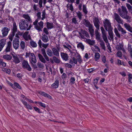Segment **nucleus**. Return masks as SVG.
Returning a JSON list of instances; mask_svg holds the SVG:
<instances>
[{
	"mask_svg": "<svg viewBox=\"0 0 132 132\" xmlns=\"http://www.w3.org/2000/svg\"><path fill=\"white\" fill-rule=\"evenodd\" d=\"M124 26L128 31L132 33V27L129 24L127 23H125L124 24Z\"/></svg>",
	"mask_w": 132,
	"mask_h": 132,
	"instance_id": "17",
	"label": "nucleus"
},
{
	"mask_svg": "<svg viewBox=\"0 0 132 132\" xmlns=\"http://www.w3.org/2000/svg\"><path fill=\"white\" fill-rule=\"evenodd\" d=\"M39 94L42 96L45 97H47L50 99H51L52 97L50 95L45 92L42 91H40L39 92Z\"/></svg>",
	"mask_w": 132,
	"mask_h": 132,
	"instance_id": "16",
	"label": "nucleus"
},
{
	"mask_svg": "<svg viewBox=\"0 0 132 132\" xmlns=\"http://www.w3.org/2000/svg\"><path fill=\"white\" fill-rule=\"evenodd\" d=\"M82 10L83 12L85 14H87L88 11H87L86 6V5H83Z\"/></svg>",
	"mask_w": 132,
	"mask_h": 132,
	"instance_id": "32",
	"label": "nucleus"
},
{
	"mask_svg": "<svg viewBox=\"0 0 132 132\" xmlns=\"http://www.w3.org/2000/svg\"><path fill=\"white\" fill-rule=\"evenodd\" d=\"M38 103L41 106L44 108H45L46 107V105L45 104L41 102H38Z\"/></svg>",
	"mask_w": 132,
	"mask_h": 132,
	"instance_id": "54",
	"label": "nucleus"
},
{
	"mask_svg": "<svg viewBox=\"0 0 132 132\" xmlns=\"http://www.w3.org/2000/svg\"><path fill=\"white\" fill-rule=\"evenodd\" d=\"M19 39L15 38L14 39L13 42V45L14 49L16 50L18 48L19 46Z\"/></svg>",
	"mask_w": 132,
	"mask_h": 132,
	"instance_id": "6",
	"label": "nucleus"
},
{
	"mask_svg": "<svg viewBox=\"0 0 132 132\" xmlns=\"http://www.w3.org/2000/svg\"><path fill=\"white\" fill-rule=\"evenodd\" d=\"M76 14L79 19L81 20L82 18V15L80 11L76 13Z\"/></svg>",
	"mask_w": 132,
	"mask_h": 132,
	"instance_id": "42",
	"label": "nucleus"
},
{
	"mask_svg": "<svg viewBox=\"0 0 132 132\" xmlns=\"http://www.w3.org/2000/svg\"><path fill=\"white\" fill-rule=\"evenodd\" d=\"M101 57L102 60L103 62L104 63H105L106 61V57L105 56L103 55V56H102Z\"/></svg>",
	"mask_w": 132,
	"mask_h": 132,
	"instance_id": "50",
	"label": "nucleus"
},
{
	"mask_svg": "<svg viewBox=\"0 0 132 132\" xmlns=\"http://www.w3.org/2000/svg\"><path fill=\"white\" fill-rule=\"evenodd\" d=\"M38 20L36 19L35 21L33 22V24L35 26L34 28L37 30H41L40 28H39L38 25H37Z\"/></svg>",
	"mask_w": 132,
	"mask_h": 132,
	"instance_id": "24",
	"label": "nucleus"
},
{
	"mask_svg": "<svg viewBox=\"0 0 132 132\" xmlns=\"http://www.w3.org/2000/svg\"><path fill=\"white\" fill-rule=\"evenodd\" d=\"M46 52L47 54L49 56H52L53 53L52 52L49 48L47 49Z\"/></svg>",
	"mask_w": 132,
	"mask_h": 132,
	"instance_id": "34",
	"label": "nucleus"
},
{
	"mask_svg": "<svg viewBox=\"0 0 132 132\" xmlns=\"http://www.w3.org/2000/svg\"><path fill=\"white\" fill-rule=\"evenodd\" d=\"M114 15L115 17V19L116 21L118 23H121L122 21L120 16L118 14L115 13L114 14Z\"/></svg>",
	"mask_w": 132,
	"mask_h": 132,
	"instance_id": "12",
	"label": "nucleus"
},
{
	"mask_svg": "<svg viewBox=\"0 0 132 132\" xmlns=\"http://www.w3.org/2000/svg\"><path fill=\"white\" fill-rule=\"evenodd\" d=\"M3 57L6 60H11L12 58V56L6 54L4 55Z\"/></svg>",
	"mask_w": 132,
	"mask_h": 132,
	"instance_id": "27",
	"label": "nucleus"
},
{
	"mask_svg": "<svg viewBox=\"0 0 132 132\" xmlns=\"http://www.w3.org/2000/svg\"><path fill=\"white\" fill-rule=\"evenodd\" d=\"M87 43L91 45H93L95 43V42L94 40H92L90 39H87Z\"/></svg>",
	"mask_w": 132,
	"mask_h": 132,
	"instance_id": "31",
	"label": "nucleus"
},
{
	"mask_svg": "<svg viewBox=\"0 0 132 132\" xmlns=\"http://www.w3.org/2000/svg\"><path fill=\"white\" fill-rule=\"evenodd\" d=\"M14 85L16 86L17 88L19 89H21V87L19 84L17 82H15L14 83Z\"/></svg>",
	"mask_w": 132,
	"mask_h": 132,
	"instance_id": "48",
	"label": "nucleus"
},
{
	"mask_svg": "<svg viewBox=\"0 0 132 132\" xmlns=\"http://www.w3.org/2000/svg\"><path fill=\"white\" fill-rule=\"evenodd\" d=\"M13 59H12L13 61L15 64H18L20 63V61L18 57L16 55H14L12 54Z\"/></svg>",
	"mask_w": 132,
	"mask_h": 132,
	"instance_id": "11",
	"label": "nucleus"
},
{
	"mask_svg": "<svg viewBox=\"0 0 132 132\" xmlns=\"http://www.w3.org/2000/svg\"><path fill=\"white\" fill-rule=\"evenodd\" d=\"M101 29L102 34V37L103 40L106 43H108V42L106 36V32L104 30L103 27H101Z\"/></svg>",
	"mask_w": 132,
	"mask_h": 132,
	"instance_id": "5",
	"label": "nucleus"
},
{
	"mask_svg": "<svg viewBox=\"0 0 132 132\" xmlns=\"http://www.w3.org/2000/svg\"><path fill=\"white\" fill-rule=\"evenodd\" d=\"M41 38L43 41L45 43H46L49 41L48 36L45 34H42Z\"/></svg>",
	"mask_w": 132,
	"mask_h": 132,
	"instance_id": "18",
	"label": "nucleus"
},
{
	"mask_svg": "<svg viewBox=\"0 0 132 132\" xmlns=\"http://www.w3.org/2000/svg\"><path fill=\"white\" fill-rule=\"evenodd\" d=\"M114 31L116 36L119 38H120L121 37L118 31L116 28H114Z\"/></svg>",
	"mask_w": 132,
	"mask_h": 132,
	"instance_id": "40",
	"label": "nucleus"
},
{
	"mask_svg": "<svg viewBox=\"0 0 132 132\" xmlns=\"http://www.w3.org/2000/svg\"><path fill=\"white\" fill-rule=\"evenodd\" d=\"M59 81L58 80H56L54 83L52 84L51 86L53 88H57L59 86Z\"/></svg>",
	"mask_w": 132,
	"mask_h": 132,
	"instance_id": "15",
	"label": "nucleus"
},
{
	"mask_svg": "<svg viewBox=\"0 0 132 132\" xmlns=\"http://www.w3.org/2000/svg\"><path fill=\"white\" fill-rule=\"evenodd\" d=\"M19 26L21 30H26L29 26L28 21L26 20L22 19L19 23Z\"/></svg>",
	"mask_w": 132,
	"mask_h": 132,
	"instance_id": "1",
	"label": "nucleus"
},
{
	"mask_svg": "<svg viewBox=\"0 0 132 132\" xmlns=\"http://www.w3.org/2000/svg\"><path fill=\"white\" fill-rule=\"evenodd\" d=\"M6 66V63L4 62H2V63H1L0 64V68H4Z\"/></svg>",
	"mask_w": 132,
	"mask_h": 132,
	"instance_id": "51",
	"label": "nucleus"
},
{
	"mask_svg": "<svg viewBox=\"0 0 132 132\" xmlns=\"http://www.w3.org/2000/svg\"><path fill=\"white\" fill-rule=\"evenodd\" d=\"M52 50L53 54L54 55L57 56H59V51L56 48H53Z\"/></svg>",
	"mask_w": 132,
	"mask_h": 132,
	"instance_id": "25",
	"label": "nucleus"
},
{
	"mask_svg": "<svg viewBox=\"0 0 132 132\" xmlns=\"http://www.w3.org/2000/svg\"><path fill=\"white\" fill-rule=\"evenodd\" d=\"M84 22H83V24L86 27H87L92 25L89 21L88 20L84 19Z\"/></svg>",
	"mask_w": 132,
	"mask_h": 132,
	"instance_id": "22",
	"label": "nucleus"
},
{
	"mask_svg": "<svg viewBox=\"0 0 132 132\" xmlns=\"http://www.w3.org/2000/svg\"><path fill=\"white\" fill-rule=\"evenodd\" d=\"M113 28L109 29H108V32L110 36V37L112 40H113V35H114L113 31Z\"/></svg>",
	"mask_w": 132,
	"mask_h": 132,
	"instance_id": "21",
	"label": "nucleus"
},
{
	"mask_svg": "<svg viewBox=\"0 0 132 132\" xmlns=\"http://www.w3.org/2000/svg\"><path fill=\"white\" fill-rule=\"evenodd\" d=\"M61 55L62 59L65 61H67L68 60L69 56L67 54L64 53H61Z\"/></svg>",
	"mask_w": 132,
	"mask_h": 132,
	"instance_id": "13",
	"label": "nucleus"
},
{
	"mask_svg": "<svg viewBox=\"0 0 132 132\" xmlns=\"http://www.w3.org/2000/svg\"><path fill=\"white\" fill-rule=\"evenodd\" d=\"M41 13L40 12H39L37 13L36 15L37 17V18L36 19H37L39 20L41 19Z\"/></svg>",
	"mask_w": 132,
	"mask_h": 132,
	"instance_id": "47",
	"label": "nucleus"
},
{
	"mask_svg": "<svg viewBox=\"0 0 132 132\" xmlns=\"http://www.w3.org/2000/svg\"><path fill=\"white\" fill-rule=\"evenodd\" d=\"M90 32V34L91 35L92 37L94 35V30L93 29L92 30L89 31Z\"/></svg>",
	"mask_w": 132,
	"mask_h": 132,
	"instance_id": "57",
	"label": "nucleus"
},
{
	"mask_svg": "<svg viewBox=\"0 0 132 132\" xmlns=\"http://www.w3.org/2000/svg\"><path fill=\"white\" fill-rule=\"evenodd\" d=\"M47 27L48 29H51L54 27L53 23L47 22Z\"/></svg>",
	"mask_w": 132,
	"mask_h": 132,
	"instance_id": "26",
	"label": "nucleus"
},
{
	"mask_svg": "<svg viewBox=\"0 0 132 132\" xmlns=\"http://www.w3.org/2000/svg\"><path fill=\"white\" fill-rule=\"evenodd\" d=\"M30 45L32 47H37V44L34 41H30Z\"/></svg>",
	"mask_w": 132,
	"mask_h": 132,
	"instance_id": "37",
	"label": "nucleus"
},
{
	"mask_svg": "<svg viewBox=\"0 0 132 132\" xmlns=\"http://www.w3.org/2000/svg\"><path fill=\"white\" fill-rule=\"evenodd\" d=\"M126 6L129 12H131L132 11V7L129 4H126Z\"/></svg>",
	"mask_w": 132,
	"mask_h": 132,
	"instance_id": "43",
	"label": "nucleus"
},
{
	"mask_svg": "<svg viewBox=\"0 0 132 132\" xmlns=\"http://www.w3.org/2000/svg\"><path fill=\"white\" fill-rule=\"evenodd\" d=\"M128 80L129 82L131 83L132 82V75L131 74H129L128 75Z\"/></svg>",
	"mask_w": 132,
	"mask_h": 132,
	"instance_id": "46",
	"label": "nucleus"
},
{
	"mask_svg": "<svg viewBox=\"0 0 132 132\" xmlns=\"http://www.w3.org/2000/svg\"><path fill=\"white\" fill-rule=\"evenodd\" d=\"M43 31L46 35H48L49 34V32H48V30L46 28H44L43 29Z\"/></svg>",
	"mask_w": 132,
	"mask_h": 132,
	"instance_id": "56",
	"label": "nucleus"
},
{
	"mask_svg": "<svg viewBox=\"0 0 132 132\" xmlns=\"http://www.w3.org/2000/svg\"><path fill=\"white\" fill-rule=\"evenodd\" d=\"M34 109L35 110L36 112H38L39 113H41L42 112H41L40 109L36 107H34Z\"/></svg>",
	"mask_w": 132,
	"mask_h": 132,
	"instance_id": "52",
	"label": "nucleus"
},
{
	"mask_svg": "<svg viewBox=\"0 0 132 132\" xmlns=\"http://www.w3.org/2000/svg\"><path fill=\"white\" fill-rule=\"evenodd\" d=\"M69 9L72 11H73V8L72 4L70 5Z\"/></svg>",
	"mask_w": 132,
	"mask_h": 132,
	"instance_id": "64",
	"label": "nucleus"
},
{
	"mask_svg": "<svg viewBox=\"0 0 132 132\" xmlns=\"http://www.w3.org/2000/svg\"><path fill=\"white\" fill-rule=\"evenodd\" d=\"M6 39L3 38L0 40V52H1L6 43Z\"/></svg>",
	"mask_w": 132,
	"mask_h": 132,
	"instance_id": "10",
	"label": "nucleus"
},
{
	"mask_svg": "<svg viewBox=\"0 0 132 132\" xmlns=\"http://www.w3.org/2000/svg\"><path fill=\"white\" fill-rule=\"evenodd\" d=\"M43 1V0H39V7L40 8L42 7V3Z\"/></svg>",
	"mask_w": 132,
	"mask_h": 132,
	"instance_id": "61",
	"label": "nucleus"
},
{
	"mask_svg": "<svg viewBox=\"0 0 132 132\" xmlns=\"http://www.w3.org/2000/svg\"><path fill=\"white\" fill-rule=\"evenodd\" d=\"M7 46L5 50V52L6 53L9 52L10 51L11 47L12 46V43L11 41H9L7 43Z\"/></svg>",
	"mask_w": 132,
	"mask_h": 132,
	"instance_id": "14",
	"label": "nucleus"
},
{
	"mask_svg": "<svg viewBox=\"0 0 132 132\" xmlns=\"http://www.w3.org/2000/svg\"><path fill=\"white\" fill-rule=\"evenodd\" d=\"M23 17L25 19L28 20L30 18L28 14H23Z\"/></svg>",
	"mask_w": 132,
	"mask_h": 132,
	"instance_id": "49",
	"label": "nucleus"
},
{
	"mask_svg": "<svg viewBox=\"0 0 132 132\" xmlns=\"http://www.w3.org/2000/svg\"><path fill=\"white\" fill-rule=\"evenodd\" d=\"M43 55L44 58L41 54L38 53V56L40 60L44 63H45L46 62L45 60L47 61H48L49 60V58L46 53L43 54Z\"/></svg>",
	"mask_w": 132,
	"mask_h": 132,
	"instance_id": "2",
	"label": "nucleus"
},
{
	"mask_svg": "<svg viewBox=\"0 0 132 132\" xmlns=\"http://www.w3.org/2000/svg\"><path fill=\"white\" fill-rule=\"evenodd\" d=\"M100 55L98 53H95L94 55V59L95 61H97L99 59L100 57Z\"/></svg>",
	"mask_w": 132,
	"mask_h": 132,
	"instance_id": "30",
	"label": "nucleus"
},
{
	"mask_svg": "<svg viewBox=\"0 0 132 132\" xmlns=\"http://www.w3.org/2000/svg\"><path fill=\"white\" fill-rule=\"evenodd\" d=\"M15 32H13L11 31V32L10 34L9 37L13 38L14 36H15Z\"/></svg>",
	"mask_w": 132,
	"mask_h": 132,
	"instance_id": "55",
	"label": "nucleus"
},
{
	"mask_svg": "<svg viewBox=\"0 0 132 132\" xmlns=\"http://www.w3.org/2000/svg\"><path fill=\"white\" fill-rule=\"evenodd\" d=\"M118 30L120 31H121L123 29L122 28L121 25L119 24L118 25Z\"/></svg>",
	"mask_w": 132,
	"mask_h": 132,
	"instance_id": "59",
	"label": "nucleus"
},
{
	"mask_svg": "<svg viewBox=\"0 0 132 132\" xmlns=\"http://www.w3.org/2000/svg\"><path fill=\"white\" fill-rule=\"evenodd\" d=\"M99 78H96L94 80L93 83L94 85H96L97 83Z\"/></svg>",
	"mask_w": 132,
	"mask_h": 132,
	"instance_id": "58",
	"label": "nucleus"
},
{
	"mask_svg": "<svg viewBox=\"0 0 132 132\" xmlns=\"http://www.w3.org/2000/svg\"><path fill=\"white\" fill-rule=\"evenodd\" d=\"M121 9L123 13H128V11H127L126 7H125V6H121Z\"/></svg>",
	"mask_w": 132,
	"mask_h": 132,
	"instance_id": "41",
	"label": "nucleus"
},
{
	"mask_svg": "<svg viewBox=\"0 0 132 132\" xmlns=\"http://www.w3.org/2000/svg\"><path fill=\"white\" fill-rule=\"evenodd\" d=\"M79 34L81 38L83 39H85V36L87 38H89V36L88 33L84 30L81 29L80 32H79Z\"/></svg>",
	"mask_w": 132,
	"mask_h": 132,
	"instance_id": "3",
	"label": "nucleus"
},
{
	"mask_svg": "<svg viewBox=\"0 0 132 132\" xmlns=\"http://www.w3.org/2000/svg\"><path fill=\"white\" fill-rule=\"evenodd\" d=\"M75 79L74 77H71L70 79V83L71 85L75 83Z\"/></svg>",
	"mask_w": 132,
	"mask_h": 132,
	"instance_id": "44",
	"label": "nucleus"
},
{
	"mask_svg": "<svg viewBox=\"0 0 132 132\" xmlns=\"http://www.w3.org/2000/svg\"><path fill=\"white\" fill-rule=\"evenodd\" d=\"M25 42L23 41H22L21 42L20 46L22 49L24 50L25 47Z\"/></svg>",
	"mask_w": 132,
	"mask_h": 132,
	"instance_id": "39",
	"label": "nucleus"
},
{
	"mask_svg": "<svg viewBox=\"0 0 132 132\" xmlns=\"http://www.w3.org/2000/svg\"><path fill=\"white\" fill-rule=\"evenodd\" d=\"M72 22L73 23L75 24L78 23L76 19V18H75L74 17L72 18Z\"/></svg>",
	"mask_w": 132,
	"mask_h": 132,
	"instance_id": "45",
	"label": "nucleus"
},
{
	"mask_svg": "<svg viewBox=\"0 0 132 132\" xmlns=\"http://www.w3.org/2000/svg\"><path fill=\"white\" fill-rule=\"evenodd\" d=\"M10 30V28L7 27H4L2 30L3 37H4L6 36L8 34L9 31Z\"/></svg>",
	"mask_w": 132,
	"mask_h": 132,
	"instance_id": "7",
	"label": "nucleus"
},
{
	"mask_svg": "<svg viewBox=\"0 0 132 132\" xmlns=\"http://www.w3.org/2000/svg\"><path fill=\"white\" fill-rule=\"evenodd\" d=\"M72 59L73 60V62L75 64H77V60L76 59L75 57H73Z\"/></svg>",
	"mask_w": 132,
	"mask_h": 132,
	"instance_id": "63",
	"label": "nucleus"
},
{
	"mask_svg": "<svg viewBox=\"0 0 132 132\" xmlns=\"http://www.w3.org/2000/svg\"><path fill=\"white\" fill-rule=\"evenodd\" d=\"M30 57L33 63H35L37 62L36 57L34 54L31 53Z\"/></svg>",
	"mask_w": 132,
	"mask_h": 132,
	"instance_id": "20",
	"label": "nucleus"
},
{
	"mask_svg": "<svg viewBox=\"0 0 132 132\" xmlns=\"http://www.w3.org/2000/svg\"><path fill=\"white\" fill-rule=\"evenodd\" d=\"M22 65L23 69H26L29 71H30L31 70V68L27 61L24 60L22 63Z\"/></svg>",
	"mask_w": 132,
	"mask_h": 132,
	"instance_id": "4",
	"label": "nucleus"
},
{
	"mask_svg": "<svg viewBox=\"0 0 132 132\" xmlns=\"http://www.w3.org/2000/svg\"><path fill=\"white\" fill-rule=\"evenodd\" d=\"M93 22L95 27L97 29H99V20L98 18L95 17L93 19Z\"/></svg>",
	"mask_w": 132,
	"mask_h": 132,
	"instance_id": "9",
	"label": "nucleus"
},
{
	"mask_svg": "<svg viewBox=\"0 0 132 132\" xmlns=\"http://www.w3.org/2000/svg\"><path fill=\"white\" fill-rule=\"evenodd\" d=\"M104 26H108V29L112 28V27L111 26V24L108 19H106L104 20V21H103Z\"/></svg>",
	"mask_w": 132,
	"mask_h": 132,
	"instance_id": "8",
	"label": "nucleus"
},
{
	"mask_svg": "<svg viewBox=\"0 0 132 132\" xmlns=\"http://www.w3.org/2000/svg\"><path fill=\"white\" fill-rule=\"evenodd\" d=\"M27 36L28 35L24 33L23 34V37L24 38L27 40H28Z\"/></svg>",
	"mask_w": 132,
	"mask_h": 132,
	"instance_id": "60",
	"label": "nucleus"
},
{
	"mask_svg": "<svg viewBox=\"0 0 132 132\" xmlns=\"http://www.w3.org/2000/svg\"><path fill=\"white\" fill-rule=\"evenodd\" d=\"M77 47L80 48L82 51H83L84 49V46L83 45L82 43H80L77 44Z\"/></svg>",
	"mask_w": 132,
	"mask_h": 132,
	"instance_id": "35",
	"label": "nucleus"
},
{
	"mask_svg": "<svg viewBox=\"0 0 132 132\" xmlns=\"http://www.w3.org/2000/svg\"><path fill=\"white\" fill-rule=\"evenodd\" d=\"M100 41L101 42V43H100V45L102 47L103 49L105 50V47L104 42L102 40H100Z\"/></svg>",
	"mask_w": 132,
	"mask_h": 132,
	"instance_id": "33",
	"label": "nucleus"
},
{
	"mask_svg": "<svg viewBox=\"0 0 132 132\" xmlns=\"http://www.w3.org/2000/svg\"><path fill=\"white\" fill-rule=\"evenodd\" d=\"M38 24L39 25V26H38V27L39 28H40V29L41 30H38V32H39L40 31H42V29L43 28V22L42 21H40V22L38 23Z\"/></svg>",
	"mask_w": 132,
	"mask_h": 132,
	"instance_id": "29",
	"label": "nucleus"
},
{
	"mask_svg": "<svg viewBox=\"0 0 132 132\" xmlns=\"http://www.w3.org/2000/svg\"><path fill=\"white\" fill-rule=\"evenodd\" d=\"M53 59L54 62L56 63H59L61 62L60 60L55 56H53Z\"/></svg>",
	"mask_w": 132,
	"mask_h": 132,
	"instance_id": "28",
	"label": "nucleus"
},
{
	"mask_svg": "<svg viewBox=\"0 0 132 132\" xmlns=\"http://www.w3.org/2000/svg\"><path fill=\"white\" fill-rule=\"evenodd\" d=\"M17 31V26L15 22H14L13 24V27L11 31L15 32Z\"/></svg>",
	"mask_w": 132,
	"mask_h": 132,
	"instance_id": "23",
	"label": "nucleus"
},
{
	"mask_svg": "<svg viewBox=\"0 0 132 132\" xmlns=\"http://www.w3.org/2000/svg\"><path fill=\"white\" fill-rule=\"evenodd\" d=\"M37 64L39 68H42L43 67V64L40 62H38L37 63Z\"/></svg>",
	"mask_w": 132,
	"mask_h": 132,
	"instance_id": "53",
	"label": "nucleus"
},
{
	"mask_svg": "<svg viewBox=\"0 0 132 132\" xmlns=\"http://www.w3.org/2000/svg\"><path fill=\"white\" fill-rule=\"evenodd\" d=\"M2 71L6 72V73L8 74H10V70L9 69L3 68L2 69Z\"/></svg>",
	"mask_w": 132,
	"mask_h": 132,
	"instance_id": "38",
	"label": "nucleus"
},
{
	"mask_svg": "<svg viewBox=\"0 0 132 132\" xmlns=\"http://www.w3.org/2000/svg\"><path fill=\"white\" fill-rule=\"evenodd\" d=\"M77 60L80 64H81L82 61V60L81 59V57L80 55L79 54L77 56Z\"/></svg>",
	"mask_w": 132,
	"mask_h": 132,
	"instance_id": "36",
	"label": "nucleus"
},
{
	"mask_svg": "<svg viewBox=\"0 0 132 132\" xmlns=\"http://www.w3.org/2000/svg\"><path fill=\"white\" fill-rule=\"evenodd\" d=\"M127 13H126L121 14H120V16L122 18L126 19L128 20L130 19L131 18V17L129 15H127Z\"/></svg>",
	"mask_w": 132,
	"mask_h": 132,
	"instance_id": "19",
	"label": "nucleus"
},
{
	"mask_svg": "<svg viewBox=\"0 0 132 132\" xmlns=\"http://www.w3.org/2000/svg\"><path fill=\"white\" fill-rule=\"evenodd\" d=\"M96 38L97 40H101V37H100V34L98 35H96Z\"/></svg>",
	"mask_w": 132,
	"mask_h": 132,
	"instance_id": "62",
	"label": "nucleus"
}]
</instances>
